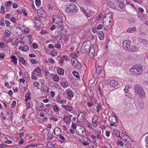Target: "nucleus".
<instances>
[{
	"label": "nucleus",
	"mask_w": 148,
	"mask_h": 148,
	"mask_svg": "<svg viewBox=\"0 0 148 148\" xmlns=\"http://www.w3.org/2000/svg\"><path fill=\"white\" fill-rule=\"evenodd\" d=\"M64 117L63 119L65 122L66 123H69L71 121V117L68 116L67 115H64Z\"/></svg>",
	"instance_id": "obj_13"
},
{
	"label": "nucleus",
	"mask_w": 148,
	"mask_h": 148,
	"mask_svg": "<svg viewBox=\"0 0 148 148\" xmlns=\"http://www.w3.org/2000/svg\"><path fill=\"white\" fill-rule=\"evenodd\" d=\"M145 141L146 143V147H148V136H146L145 138Z\"/></svg>",
	"instance_id": "obj_49"
},
{
	"label": "nucleus",
	"mask_w": 148,
	"mask_h": 148,
	"mask_svg": "<svg viewBox=\"0 0 148 148\" xmlns=\"http://www.w3.org/2000/svg\"><path fill=\"white\" fill-rule=\"evenodd\" d=\"M110 84L111 86L114 87L118 85V82L115 80H112L110 82Z\"/></svg>",
	"instance_id": "obj_15"
},
{
	"label": "nucleus",
	"mask_w": 148,
	"mask_h": 148,
	"mask_svg": "<svg viewBox=\"0 0 148 148\" xmlns=\"http://www.w3.org/2000/svg\"><path fill=\"white\" fill-rule=\"evenodd\" d=\"M113 132L115 133V135L116 136L120 135V132L119 131L117 130H114Z\"/></svg>",
	"instance_id": "obj_44"
},
{
	"label": "nucleus",
	"mask_w": 148,
	"mask_h": 148,
	"mask_svg": "<svg viewBox=\"0 0 148 148\" xmlns=\"http://www.w3.org/2000/svg\"><path fill=\"white\" fill-rule=\"evenodd\" d=\"M98 119V117L96 115H94L92 118V123H96Z\"/></svg>",
	"instance_id": "obj_32"
},
{
	"label": "nucleus",
	"mask_w": 148,
	"mask_h": 148,
	"mask_svg": "<svg viewBox=\"0 0 148 148\" xmlns=\"http://www.w3.org/2000/svg\"><path fill=\"white\" fill-rule=\"evenodd\" d=\"M101 104H100L99 103L96 107V108L97 109V112H99V110L101 108Z\"/></svg>",
	"instance_id": "obj_47"
},
{
	"label": "nucleus",
	"mask_w": 148,
	"mask_h": 148,
	"mask_svg": "<svg viewBox=\"0 0 148 148\" xmlns=\"http://www.w3.org/2000/svg\"><path fill=\"white\" fill-rule=\"evenodd\" d=\"M30 93H29V92H27L26 93L25 96V101L26 102H27L28 100L30 99Z\"/></svg>",
	"instance_id": "obj_25"
},
{
	"label": "nucleus",
	"mask_w": 148,
	"mask_h": 148,
	"mask_svg": "<svg viewBox=\"0 0 148 148\" xmlns=\"http://www.w3.org/2000/svg\"><path fill=\"white\" fill-rule=\"evenodd\" d=\"M82 139L84 140V142H82V144L84 145H88L90 143V141L88 140V141H86L87 140V138L86 137H83L82 138Z\"/></svg>",
	"instance_id": "obj_17"
},
{
	"label": "nucleus",
	"mask_w": 148,
	"mask_h": 148,
	"mask_svg": "<svg viewBox=\"0 0 148 148\" xmlns=\"http://www.w3.org/2000/svg\"><path fill=\"white\" fill-rule=\"evenodd\" d=\"M131 70L134 74L136 75L141 74L143 71V66L139 65L133 66Z\"/></svg>",
	"instance_id": "obj_4"
},
{
	"label": "nucleus",
	"mask_w": 148,
	"mask_h": 148,
	"mask_svg": "<svg viewBox=\"0 0 148 148\" xmlns=\"http://www.w3.org/2000/svg\"><path fill=\"white\" fill-rule=\"evenodd\" d=\"M57 72L60 75H62L64 73V71L63 69L59 68L57 69Z\"/></svg>",
	"instance_id": "obj_29"
},
{
	"label": "nucleus",
	"mask_w": 148,
	"mask_h": 148,
	"mask_svg": "<svg viewBox=\"0 0 148 148\" xmlns=\"http://www.w3.org/2000/svg\"><path fill=\"white\" fill-rule=\"evenodd\" d=\"M147 43V41L145 39L141 40L140 42V44L141 46L145 47Z\"/></svg>",
	"instance_id": "obj_21"
},
{
	"label": "nucleus",
	"mask_w": 148,
	"mask_h": 148,
	"mask_svg": "<svg viewBox=\"0 0 148 148\" xmlns=\"http://www.w3.org/2000/svg\"><path fill=\"white\" fill-rule=\"evenodd\" d=\"M12 6L13 8H16L18 7V6L17 4L15 3H13Z\"/></svg>",
	"instance_id": "obj_54"
},
{
	"label": "nucleus",
	"mask_w": 148,
	"mask_h": 148,
	"mask_svg": "<svg viewBox=\"0 0 148 148\" xmlns=\"http://www.w3.org/2000/svg\"><path fill=\"white\" fill-rule=\"evenodd\" d=\"M56 27L59 30L61 31V32L62 33L63 32L64 33H66V30L64 29V25L63 23L62 20L60 18H57L56 23Z\"/></svg>",
	"instance_id": "obj_3"
},
{
	"label": "nucleus",
	"mask_w": 148,
	"mask_h": 148,
	"mask_svg": "<svg viewBox=\"0 0 148 148\" xmlns=\"http://www.w3.org/2000/svg\"><path fill=\"white\" fill-rule=\"evenodd\" d=\"M72 64L74 66L78 69H81L82 67L81 64L77 59H75L73 61H72Z\"/></svg>",
	"instance_id": "obj_7"
},
{
	"label": "nucleus",
	"mask_w": 148,
	"mask_h": 148,
	"mask_svg": "<svg viewBox=\"0 0 148 148\" xmlns=\"http://www.w3.org/2000/svg\"><path fill=\"white\" fill-rule=\"evenodd\" d=\"M40 19L39 17H34L33 18V21L35 24H38L40 22Z\"/></svg>",
	"instance_id": "obj_16"
},
{
	"label": "nucleus",
	"mask_w": 148,
	"mask_h": 148,
	"mask_svg": "<svg viewBox=\"0 0 148 148\" xmlns=\"http://www.w3.org/2000/svg\"><path fill=\"white\" fill-rule=\"evenodd\" d=\"M61 107L63 108H64L66 110L69 111L71 110L72 108L71 106H66L65 105H62Z\"/></svg>",
	"instance_id": "obj_23"
},
{
	"label": "nucleus",
	"mask_w": 148,
	"mask_h": 148,
	"mask_svg": "<svg viewBox=\"0 0 148 148\" xmlns=\"http://www.w3.org/2000/svg\"><path fill=\"white\" fill-rule=\"evenodd\" d=\"M101 67L100 66H98L96 69V72L97 73L99 74L101 72Z\"/></svg>",
	"instance_id": "obj_34"
},
{
	"label": "nucleus",
	"mask_w": 148,
	"mask_h": 148,
	"mask_svg": "<svg viewBox=\"0 0 148 148\" xmlns=\"http://www.w3.org/2000/svg\"><path fill=\"white\" fill-rule=\"evenodd\" d=\"M76 6L73 3H71L67 6L65 9L66 12L67 13L76 12L77 11Z\"/></svg>",
	"instance_id": "obj_5"
},
{
	"label": "nucleus",
	"mask_w": 148,
	"mask_h": 148,
	"mask_svg": "<svg viewBox=\"0 0 148 148\" xmlns=\"http://www.w3.org/2000/svg\"><path fill=\"white\" fill-rule=\"evenodd\" d=\"M106 24V22H103V25H105V26H106V27H108V29L109 28H110L111 27V25H107Z\"/></svg>",
	"instance_id": "obj_53"
},
{
	"label": "nucleus",
	"mask_w": 148,
	"mask_h": 148,
	"mask_svg": "<svg viewBox=\"0 0 148 148\" xmlns=\"http://www.w3.org/2000/svg\"><path fill=\"white\" fill-rule=\"evenodd\" d=\"M137 50V48L134 45H132L131 48L129 49L130 51H136Z\"/></svg>",
	"instance_id": "obj_37"
},
{
	"label": "nucleus",
	"mask_w": 148,
	"mask_h": 148,
	"mask_svg": "<svg viewBox=\"0 0 148 148\" xmlns=\"http://www.w3.org/2000/svg\"><path fill=\"white\" fill-rule=\"evenodd\" d=\"M63 58L65 59L66 60L69 61V58L66 56H63Z\"/></svg>",
	"instance_id": "obj_59"
},
{
	"label": "nucleus",
	"mask_w": 148,
	"mask_h": 148,
	"mask_svg": "<svg viewBox=\"0 0 148 148\" xmlns=\"http://www.w3.org/2000/svg\"><path fill=\"white\" fill-rule=\"evenodd\" d=\"M110 122L111 123L110 125L112 126H115V124L117 123L116 118V116H110L109 119Z\"/></svg>",
	"instance_id": "obj_8"
},
{
	"label": "nucleus",
	"mask_w": 148,
	"mask_h": 148,
	"mask_svg": "<svg viewBox=\"0 0 148 148\" xmlns=\"http://www.w3.org/2000/svg\"><path fill=\"white\" fill-rule=\"evenodd\" d=\"M91 42L90 40H88L84 42L81 47V51L82 53L87 52L91 47Z\"/></svg>",
	"instance_id": "obj_2"
},
{
	"label": "nucleus",
	"mask_w": 148,
	"mask_h": 148,
	"mask_svg": "<svg viewBox=\"0 0 148 148\" xmlns=\"http://www.w3.org/2000/svg\"><path fill=\"white\" fill-rule=\"evenodd\" d=\"M96 47L92 46L90 48L88 53V55L90 58H93L95 56V50Z\"/></svg>",
	"instance_id": "obj_9"
},
{
	"label": "nucleus",
	"mask_w": 148,
	"mask_h": 148,
	"mask_svg": "<svg viewBox=\"0 0 148 148\" xmlns=\"http://www.w3.org/2000/svg\"><path fill=\"white\" fill-rule=\"evenodd\" d=\"M31 63L32 64H37L38 62V61L34 59H31L30 60Z\"/></svg>",
	"instance_id": "obj_46"
},
{
	"label": "nucleus",
	"mask_w": 148,
	"mask_h": 148,
	"mask_svg": "<svg viewBox=\"0 0 148 148\" xmlns=\"http://www.w3.org/2000/svg\"><path fill=\"white\" fill-rule=\"evenodd\" d=\"M49 61L51 63H54L55 62L54 60L52 58H50L49 59Z\"/></svg>",
	"instance_id": "obj_63"
},
{
	"label": "nucleus",
	"mask_w": 148,
	"mask_h": 148,
	"mask_svg": "<svg viewBox=\"0 0 148 148\" xmlns=\"http://www.w3.org/2000/svg\"><path fill=\"white\" fill-rule=\"evenodd\" d=\"M106 4L109 5L112 9H116L117 7L113 2L110 1H108L106 2Z\"/></svg>",
	"instance_id": "obj_12"
},
{
	"label": "nucleus",
	"mask_w": 148,
	"mask_h": 148,
	"mask_svg": "<svg viewBox=\"0 0 148 148\" xmlns=\"http://www.w3.org/2000/svg\"><path fill=\"white\" fill-rule=\"evenodd\" d=\"M136 30V28L135 27H132V28H130L129 29H128L127 30V32H133L135 31Z\"/></svg>",
	"instance_id": "obj_30"
},
{
	"label": "nucleus",
	"mask_w": 148,
	"mask_h": 148,
	"mask_svg": "<svg viewBox=\"0 0 148 148\" xmlns=\"http://www.w3.org/2000/svg\"><path fill=\"white\" fill-rule=\"evenodd\" d=\"M37 13L39 16L43 18H45L47 16L46 13L41 8L38 10Z\"/></svg>",
	"instance_id": "obj_6"
},
{
	"label": "nucleus",
	"mask_w": 148,
	"mask_h": 148,
	"mask_svg": "<svg viewBox=\"0 0 148 148\" xmlns=\"http://www.w3.org/2000/svg\"><path fill=\"white\" fill-rule=\"evenodd\" d=\"M47 134L48 135V137L49 138L52 139L53 138V134H51L50 132L48 131Z\"/></svg>",
	"instance_id": "obj_40"
},
{
	"label": "nucleus",
	"mask_w": 148,
	"mask_h": 148,
	"mask_svg": "<svg viewBox=\"0 0 148 148\" xmlns=\"http://www.w3.org/2000/svg\"><path fill=\"white\" fill-rule=\"evenodd\" d=\"M123 136V140H125L127 142H130L132 141V139L128 135H124Z\"/></svg>",
	"instance_id": "obj_14"
},
{
	"label": "nucleus",
	"mask_w": 148,
	"mask_h": 148,
	"mask_svg": "<svg viewBox=\"0 0 148 148\" xmlns=\"http://www.w3.org/2000/svg\"><path fill=\"white\" fill-rule=\"evenodd\" d=\"M5 23L7 24L6 26L8 27L9 28L10 27V25L9 24L10 23V22L8 20H6L5 21Z\"/></svg>",
	"instance_id": "obj_45"
},
{
	"label": "nucleus",
	"mask_w": 148,
	"mask_h": 148,
	"mask_svg": "<svg viewBox=\"0 0 148 148\" xmlns=\"http://www.w3.org/2000/svg\"><path fill=\"white\" fill-rule=\"evenodd\" d=\"M43 91L45 93H47L49 91V89L47 87L44 88H43Z\"/></svg>",
	"instance_id": "obj_50"
},
{
	"label": "nucleus",
	"mask_w": 148,
	"mask_h": 148,
	"mask_svg": "<svg viewBox=\"0 0 148 148\" xmlns=\"http://www.w3.org/2000/svg\"><path fill=\"white\" fill-rule=\"evenodd\" d=\"M70 56L72 58H74L77 57V55L75 54H70Z\"/></svg>",
	"instance_id": "obj_58"
},
{
	"label": "nucleus",
	"mask_w": 148,
	"mask_h": 148,
	"mask_svg": "<svg viewBox=\"0 0 148 148\" xmlns=\"http://www.w3.org/2000/svg\"><path fill=\"white\" fill-rule=\"evenodd\" d=\"M54 134L57 136L61 134V130L58 127H56L53 130Z\"/></svg>",
	"instance_id": "obj_11"
},
{
	"label": "nucleus",
	"mask_w": 148,
	"mask_h": 148,
	"mask_svg": "<svg viewBox=\"0 0 148 148\" xmlns=\"http://www.w3.org/2000/svg\"><path fill=\"white\" fill-rule=\"evenodd\" d=\"M53 109L54 111L55 112H57L59 111V109L56 106H53Z\"/></svg>",
	"instance_id": "obj_48"
},
{
	"label": "nucleus",
	"mask_w": 148,
	"mask_h": 148,
	"mask_svg": "<svg viewBox=\"0 0 148 148\" xmlns=\"http://www.w3.org/2000/svg\"><path fill=\"white\" fill-rule=\"evenodd\" d=\"M29 49V47L27 45L23 46H20L19 47V49L24 51H26L28 50Z\"/></svg>",
	"instance_id": "obj_18"
},
{
	"label": "nucleus",
	"mask_w": 148,
	"mask_h": 148,
	"mask_svg": "<svg viewBox=\"0 0 148 148\" xmlns=\"http://www.w3.org/2000/svg\"><path fill=\"white\" fill-rule=\"evenodd\" d=\"M73 75L78 79H80L79 74L75 71H73Z\"/></svg>",
	"instance_id": "obj_35"
},
{
	"label": "nucleus",
	"mask_w": 148,
	"mask_h": 148,
	"mask_svg": "<svg viewBox=\"0 0 148 148\" xmlns=\"http://www.w3.org/2000/svg\"><path fill=\"white\" fill-rule=\"evenodd\" d=\"M35 3L37 6H40L41 5V1L40 0H36Z\"/></svg>",
	"instance_id": "obj_42"
},
{
	"label": "nucleus",
	"mask_w": 148,
	"mask_h": 148,
	"mask_svg": "<svg viewBox=\"0 0 148 148\" xmlns=\"http://www.w3.org/2000/svg\"><path fill=\"white\" fill-rule=\"evenodd\" d=\"M5 56V53L4 52L0 53V58H2V59L4 58Z\"/></svg>",
	"instance_id": "obj_52"
},
{
	"label": "nucleus",
	"mask_w": 148,
	"mask_h": 148,
	"mask_svg": "<svg viewBox=\"0 0 148 148\" xmlns=\"http://www.w3.org/2000/svg\"><path fill=\"white\" fill-rule=\"evenodd\" d=\"M76 124L75 123H73L72 124L71 127L73 129H75L76 128Z\"/></svg>",
	"instance_id": "obj_64"
},
{
	"label": "nucleus",
	"mask_w": 148,
	"mask_h": 148,
	"mask_svg": "<svg viewBox=\"0 0 148 148\" xmlns=\"http://www.w3.org/2000/svg\"><path fill=\"white\" fill-rule=\"evenodd\" d=\"M116 142L117 145H120L121 146H122L124 145V143L123 142L120 140H117L116 141Z\"/></svg>",
	"instance_id": "obj_39"
},
{
	"label": "nucleus",
	"mask_w": 148,
	"mask_h": 148,
	"mask_svg": "<svg viewBox=\"0 0 148 148\" xmlns=\"http://www.w3.org/2000/svg\"><path fill=\"white\" fill-rule=\"evenodd\" d=\"M58 136H59L60 138L62 140L60 141L61 142H64L66 141V138L63 136L61 134L60 135Z\"/></svg>",
	"instance_id": "obj_31"
},
{
	"label": "nucleus",
	"mask_w": 148,
	"mask_h": 148,
	"mask_svg": "<svg viewBox=\"0 0 148 148\" xmlns=\"http://www.w3.org/2000/svg\"><path fill=\"white\" fill-rule=\"evenodd\" d=\"M36 74L34 71H33L31 74V78L32 79L36 80L38 79V77L36 76Z\"/></svg>",
	"instance_id": "obj_28"
},
{
	"label": "nucleus",
	"mask_w": 148,
	"mask_h": 148,
	"mask_svg": "<svg viewBox=\"0 0 148 148\" xmlns=\"http://www.w3.org/2000/svg\"><path fill=\"white\" fill-rule=\"evenodd\" d=\"M124 0H120L119 1L117 2L118 3L119 2V6L121 8H123L124 6Z\"/></svg>",
	"instance_id": "obj_20"
},
{
	"label": "nucleus",
	"mask_w": 148,
	"mask_h": 148,
	"mask_svg": "<svg viewBox=\"0 0 148 148\" xmlns=\"http://www.w3.org/2000/svg\"><path fill=\"white\" fill-rule=\"evenodd\" d=\"M103 27V26L101 24H100V25H99L97 27V29H101Z\"/></svg>",
	"instance_id": "obj_60"
},
{
	"label": "nucleus",
	"mask_w": 148,
	"mask_h": 148,
	"mask_svg": "<svg viewBox=\"0 0 148 148\" xmlns=\"http://www.w3.org/2000/svg\"><path fill=\"white\" fill-rule=\"evenodd\" d=\"M33 85L36 87H38L39 86V84L38 82H36L34 83Z\"/></svg>",
	"instance_id": "obj_57"
},
{
	"label": "nucleus",
	"mask_w": 148,
	"mask_h": 148,
	"mask_svg": "<svg viewBox=\"0 0 148 148\" xmlns=\"http://www.w3.org/2000/svg\"><path fill=\"white\" fill-rule=\"evenodd\" d=\"M12 3L11 1H8L5 4V6L6 8L7 11H8L9 10V9L8 7L10 6Z\"/></svg>",
	"instance_id": "obj_22"
},
{
	"label": "nucleus",
	"mask_w": 148,
	"mask_h": 148,
	"mask_svg": "<svg viewBox=\"0 0 148 148\" xmlns=\"http://www.w3.org/2000/svg\"><path fill=\"white\" fill-rule=\"evenodd\" d=\"M19 61L21 63L23 64H24L25 63V61L23 58H19Z\"/></svg>",
	"instance_id": "obj_43"
},
{
	"label": "nucleus",
	"mask_w": 148,
	"mask_h": 148,
	"mask_svg": "<svg viewBox=\"0 0 148 148\" xmlns=\"http://www.w3.org/2000/svg\"><path fill=\"white\" fill-rule=\"evenodd\" d=\"M67 94L69 97H71L73 96V94L71 91H68Z\"/></svg>",
	"instance_id": "obj_36"
},
{
	"label": "nucleus",
	"mask_w": 148,
	"mask_h": 148,
	"mask_svg": "<svg viewBox=\"0 0 148 148\" xmlns=\"http://www.w3.org/2000/svg\"><path fill=\"white\" fill-rule=\"evenodd\" d=\"M1 12L2 13H4L5 12V8L3 6H1Z\"/></svg>",
	"instance_id": "obj_51"
},
{
	"label": "nucleus",
	"mask_w": 148,
	"mask_h": 148,
	"mask_svg": "<svg viewBox=\"0 0 148 148\" xmlns=\"http://www.w3.org/2000/svg\"><path fill=\"white\" fill-rule=\"evenodd\" d=\"M55 47L56 48H60L61 47V45L60 44H56L55 45Z\"/></svg>",
	"instance_id": "obj_62"
},
{
	"label": "nucleus",
	"mask_w": 148,
	"mask_h": 148,
	"mask_svg": "<svg viewBox=\"0 0 148 148\" xmlns=\"http://www.w3.org/2000/svg\"><path fill=\"white\" fill-rule=\"evenodd\" d=\"M123 47L125 50L129 48V46L131 45V42L128 40H126L123 42Z\"/></svg>",
	"instance_id": "obj_10"
},
{
	"label": "nucleus",
	"mask_w": 148,
	"mask_h": 148,
	"mask_svg": "<svg viewBox=\"0 0 148 148\" xmlns=\"http://www.w3.org/2000/svg\"><path fill=\"white\" fill-rule=\"evenodd\" d=\"M99 38L100 40H103L104 39V36L103 32L100 31L99 32Z\"/></svg>",
	"instance_id": "obj_24"
},
{
	"label": "nucleus",
	"mask_w": 148,
	"mask_h": 148,
	"mask_svg": "<svg viewBox=\"0 0 148 148\" xmlns=\"http://www.w3.org/2000/svg\"><path fill=\"white\" fill-rule=\"evenodd\" d=\"M22 12L23 14L26 16H27V11L25 10H22Z\"/></svg>",
	"instance_id": "obj_56"
},
{
	"label": "nucleus",
	"mask_w": 148,
	"mask_h": 148,
	"mask_svg": "<svg viewBox=\"0 0 148 148\" xmlns=\"http://www.w3.org/2000/svg\"><path fill=\"white\" fill-rule=\"evenodd\" d=\"M134 88L136 94L140 98H143L145 97V92L143 88L139 84H136L134 86Z\"/></svg>",
	"instance_id": "obj_1"
},
{
	"label": "nucleus",
	"mask_w": 148,
	"mask_h": 148,
	"mask_svg": "<svg viewBox=\"0 0 148 148\" xmlns=\"http://www.w3.org/2000/svg\"><path fill=\"white\" fill-rule=\"evenodd\" d=\"M11 34V32L10 31L6 30L4 33V37H8L10 36Z\"/></svg>",
	"instance_id": "obj_26"
},
{
	"label": "nucleus",
	"mask_w": 148,
	"mask_h": 148,
	"mask_svg": "<svg viewBox=\"0 0 148 148\" xmlns=\"http://www.w3.org/2000/svg\"><path fill=\"white\" fill-rule=\"evenodd\" d=\"M29 56L30 57H35L36 56V55L33 53H31L29 54Z\"/></svg>",
	"instance_id": "obj_61"
},
{
	"label": "nucleus",
	"mask_w": 148,
	"mask_h": 148,
	"mask_svg": "<svg viewBox=\"0 0 148 148\" xmlns=\"http://www.w3.org/2000/svg\"><path fill=\"white\" fill-rule=\"evenodd\" d=\"M32 46L33 47L34 49H36L38 47V45L36 43H34L32 44Z\"/></svg>",
	"instance_id": "obj_55"
},
{
	"label": "nucleus",
	"mask_w": 148,
	"mask_h": 148,
	"mask_svg": "<svg viewBox=\"0 0 148 148\" xmlns=\"http://www.w3.org/2000/svg\"><path fill=\"white\" fill-rule=\"evenodd\" d=\"M11 59L12 60L11 61L13 62L15 64H17V58H16L15 56L13 55L11 56Z\"/></svg>",
	"instance_id": "obj_19"
},
{
	"label": "nucleus",
	"mask_w": 148,
	"mask_h": 148,
	"mask_svg": "<svg viewBox=\"0 0 148 148\" xmlns=\"http://www.w3.org/2000/svg\"><path fill=\"white\" fill-rule=\"evenodd\" d=\"M59 76L58 75H54L53 78V79L54 81L57 82L59 80Z\"/></svg>",
	"instance_id": "obj_41"
},
{
	"label": "nucleus",
	"mask_w": 148,
	"mask_h": 148,
	"mask_svg": "<svg viewBox=\"0 0 148 148\" xmlns=\"http://www.w3.org/2000/svg\"><path fill=\"white\" fill-rule=\"evenodd\" d=\"M40 104L41 106H38L36 108V109L37 110H42V108L44 107V104L42 103H41Z\"/></svg>",
	"instance_id": "obj_33"
},
{
	"label": "nucleus",
	"mask_w": 148,
	"mask_h": 148,
	"mask_svg": "<svg viewBox=\"0 0 148 148\" xmlns=\"http://www.w3.org/2000/svg\"><path fill=\"white\" fill-rule=\"evenodd\" d=\"M82 11L84 14H85V15L88 17H90L92 15V14H90V12H89V13H87L85 9H83Z\"/></svg>",
	"instance_id": "obj_27"
},
{
	"label": "nucleus",
	"mask_w": 148,
	"mask_h": 148,
	"mask_svg": "<svg viewBox=\"0 0 148 148\" xmlns=\"http://www.w3.org/2000/svg\"><path fill=\"white\" fill-rule=\"evenodd\" d=\"M61 85L63 87H65L68 86V83L66 82H62L60 83Z\"/></svg>",
	"instance_id": "obj_38"
}]
</instances>
